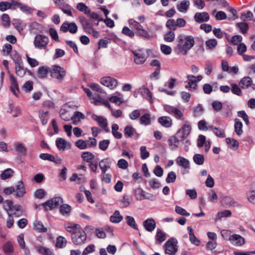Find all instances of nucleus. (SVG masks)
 Listing matches in <instances>:
<instances>
[{"label": "nucleus", "instance_id": "1", "mask_svg": "<svg viewBox=\"0 0 255 255\" xmlns=\"http://www.w3.org/2000/svg\"><path fill=\"white\" fill-rule=\"evenodd\" d=\"M176 48L178 54L186 55L195 44V40L191 35H179L177 38Z\"/></svg>", "mask_w": 255, "mask_h": 255}, {"label": "nucleus", "instance_id": "2", "mask_svg": "<svg viewBox=\"0 0 255 255\" xmlns=\"http://www.w3.org/2000/svg\"><path fill=\"white\" fill-rule=\"evenodd\" d=\"M3 65L7 71L9 75V80L11 84L10 87L11 92L16 97H18V94L20 93V90L18 86L17 79L13 74H11L9 71L8 68V62L6 60L3 61Z\"/></svg>", "mask_w": 255, "mask_h": 255}, {"label": "nucleus", "instance_id": "3", "mask_svg": "<svg viewBox=\"0 0 255 255\" xmlns=\"http://www.w3.org/2000/svg\"><path fill=\"white\" fill-rule=\"evenodd\" d=\"M66 75V70L63 67L54 65L50 68V76L52 78L62 81Z\"/></svg>", "mask_w": 255, "mask_h": 255}, {"label": "nucleus", "instance_id": "4", "mask_svg": "<svg viewBox=\"0 0 255 255\" xmlns=\"http://www.w3.org/2000/svg\"><path fill=\"white\" fill-rule=\"evenodd\" d=\"M63 202V199L60 197H57L47 200L43 203L41 206L45 211L51 210L53 209L57 208L60 204Z\"/></svg>", "mask_w": 255, "mask_h": 255}, {"label": "nucleus", "instance_id": "5", "mask_svg": "<svg viewBox=\"0 0 255 255\" xmlns=\"http://www.w3.org/2000/svg\"><path fill=\"white\" fill-rule=\"evenodd\" d=\"M177 244V241L176 239L170 238L164 245L165 253L169 255H175L178 250Z\"/></svg>", "mask_w": 255, "mask_h": 255}, {"label": "nucleus", "instance_id": "6", "mask_svg": "<svg viewBox=\"0 0 255 255\" xmlns=\"http://www.w3.org/2000/svg\"><path fill=\"white\" fill-rule=\"evenodd\" d=\"M71 240L75 246H82L85 243L87 240V235L85 231L82 230L81 231L73 234Z\"/></svg>", "mask_w": 255, "mask_h": 255}, {"label": "nucleus", "instance_id": "7", "mask_svg": "<svg viewBox=\"0 0 255 255\" xmlns=\"http://www.w3.org/2000/svg\"><path fill=\"white\" fill-rule=\"evenodd\" d=\"M48 43L49 38L47 36L38 34L35 37L34 45L37 48L45 49Z\"/></svg>", "mask_w": 255, "mask_h": 255}, {"label": "nucleus", "instance_id": "8", "mask_svg": "<svg viewBox=\"0 0 255 255\" xmlns=\"http://www.w3.org/2000/svg\"><path fill=\"white\" fill-rule=\"evenodd\" d=\"M134 56V61L137 64H143L146 59V55L145 51L143 49H138L135 51H132Z\"/></svg>", "mask_w": 255, "mask_h": 255}, {"label": "nucleus", "instance_id": "9", "mask_svg": "<svg viewBox=\"0 0 255 255\" xmlns=\"http://www.w3.org/2000/svg\"><path fill=\"white\" fill-rule=\"evenodd\" d=\"M164 110L168 113L173 115L177 119L184 120L183 113L180 110L169 105L164 106Z\"/></svg>", "mask_w": 255, "mask_h": 255}, {"label": "nucleus", "instance_id": "10", "mask_svg": "<svg viewBox=\"0 0 255 255\" xmlns=\"http://www.w3.org/2000/svg\"><path fill=\"white\" fill-rule=\"evenodd\" d=\"M92 119L96 121L99 126L101 127L106 132L110 131V129L108 127V121L107 119L103 116H97L95 114H93Z\"/></svg>", "mask_w": 255, "mask_h": 255}, {"label": "nucleus", "instance_id": "11", "mask_svg": "<svg viewBox=\"0 0 255 255\" xmlns=\"http://www.w3.org/2000/svg\"><path fill=\"white\" fill-rule=\"evenodd\" d=\"M78 27L75 23L68 22H64L60 27V30L63 32L69 31L71 33L74 34L77 32Z\"/></svg>", "mask_w": 255, "mask_h": 255}, {"label": "nucleus", "instance_id": "12", "mask_svg": "<svg viewBox=\"0 0 255 255\" xmlns=\"http://www.w3.org/2000/svg\"><path fill=\"white\" fill-rule=\"evenodd\" d=\"M100 82L102 85L108 87L110 89H114L118 84L116 79L110 76L102 78L101 79Z\"/></svg>", "mask_w": 255, "mask_h": 255}, {"label": "nucleus", "instance_id": "13", "mask_svg": "<svg viewBox=\"0 0 255 255\" xmlns=\"http://www.w3.org/2000/svg\"><path fill=\"white\" fill-rule=\"evenodd\" d=\"M191 127L189 125H184L177 132L178 136H179L183 140L190 133Z\"/></svg>", "mask_w": 255, "mask_h": 255}, {"label": "nucleus", "instance_id": "14", "mask_svg": "<svg viewBox=\"0 0 255 255\" xmlns=\"http://www.w3.org/2000/svg\"><path fill=\"white\" fill-rule=\"evenodd\" d=\"M50 73V68L47 66H41L38 67L36 72V76L39 79L46 78L48 74Z\"/></svg>", "mask_w": 255, "mask_h": 255}, {"label": "nucleus", "instance_id": "15", "mask_svg": "<svg viewBox=\"0 0 255 255\" xmlns=\"http://www.w3.org/2000/svg\"><path fill=\"white\" fill-rule=\"evenodd\" d=\"M39 158L44 160H48L53 162L57 164H60L62 160L59 157H55L53 155L49 153H41L39 155Z\"/></svg>", "mask_w": 255, "mask_h": 255}, {"label": "nucleus", "instance_id": "16", "mask_svg": "<svg viewBox=\"0 0 255 255\" xmlns=\"http://www.w3.org/2000/svg\"><path fill=\"white\" fill-rule=\"evenodd\" d=\"M194 18L197 23H202L208 21L210 19V16L208 12H196L194 15Z\"/></svg>", "mask_w": 255, "mask_h": 255}, {"label": "nucleus", "instance_id": "17", "mask_svg": "<svg viewBox=\"0 0 255 255\" xmlns=\"http://www.w3.org/2000/svg\"><path fill=\"white\" fill-rule=\"evenodd\" d=\"M143 226L147 231L151 232L155 229L156 222L152 218H148L143 222Z\"/></svg>", "mask_w": 255, "mask_h": 255}, {"label": "nucleus", "instance_id": "18", "mask_svg": "<svg viewBox=\"0 0 255 255\" xmlns=\"http://www.w3.org/2000/svg\"><path fill=\"white\" fill-rule=\"evenodd\" d=\"M222 205L225 207H229L232 206H237L239 205L237 202L235 201L234 198L231 196H225L221 201Z\"/></svg>", "mask_w": 255, "mask_h": 255}, {"label": "nucleus", "instance_id": "19", "mask_svg": "<svg viewBox=\"0 0 255 255\" xmlns=\"http://www.w3.org/2000/svg\"><path fill=\"white\" fill-rule=\"evenodd\" d=\"M80 22L82 25L84 30L87 33L90 32L93 28V22L90 20L87 19L84 17H80Z\"/></svg>", "mask_w": 255, "mask_h": 255}, {"label": "nucleus", "instance_id": "20", "mask_svg": "<svg viewBox=\"0 0 255 255\" xmlns=\"http://www.w3.org/2000/svg\"><path fill=\"white\" fill-rule=\"evenodd\" d=\"M16 196L17 197H22L26 193L25 188L22 181L17 182L15 186Z\"/></svg>", "mask_w": 255, "mask_h": 255}, {"label": "nucleus", "instance_id": "21", "mask_svg": "<svg viewBox=\"0 0 255 255\" xmlns=\"http://www.w3.org/2000/svg\"><path fill=\"white\" fill-rule=\"evenodd\" d=\"M183 141L182 138L176 133L174 136H171L168 140L169 145L171 146V149H176L178 146L179 141Z\"/></svg>", "mask_w": 255, "mask_h": 255}, {"label": "nucleus", "instance_id": "22", "mask_svg": "<svg viewBox=\"0 0 255 255\" xmlns=\"http://www.w3.org/2000/svg\"><path fill=\"white\" fill-rule=\"evenodd\" d=\"M253 83L251 78L250 77H245L243 78L240 81L239 84L240 87L242 89H247L250 87Z\"/></svg>", "mask_w": 255, "mask_h": 255}, {"label": "nucleus", "instance_id": "23", "mask_svg": "<svg viewBox=\"0 0 255 255\" xmlns=\"http://www.w3.org/2000/svg\"><path fill=\"white\" fill-rule=\"evenodd\" d=\"M190 6V1L188 0H183L180 1L176 6L177 9L181 12H186Z\"/></svg>", "mask_w": 255, "mask_h": 255}, {"label": "nucleus", "instance_id": "24", "mask_svg": "<svg viewBox=\"0 0 255 255\" xmlns=\"http://www.w3.org/2000/svg\"><path fill=\"white\" fill-rule=\"evenodd\" d=\"M2 250L6 255H12L14 251L12 243L9 241L6 242L2 246Z\"/></svg>", "mask_w": 255, "mask_h": 255}, {"label": "nucleus", "instance_id": "25", "mask_svg": "<svg viewBox=\"0 0 255 255\" xmlns=\"http://www.w3.org/2000/svg\"><path fill=\"white\" fill-rule=\"evenodd\" d=\"M91 100H92L91 102L94 103L96 105H98L99 103H102L103 105H105L108 108H110V107L109 102L107 100H104L102 99L99 95H96L94 97H93L91 98Z\"/></svg>", "mask_w": 255, "mask_h": 255}, {"label": "nucleus", "instance_id": "26", "mask_svg": "<svg viewBox=\"0 0 255 255\" xmlns=\"http://www.w3.org/2000/svg\"><path fill=\"white\" fill-rule=\"evenodd\" d=\"M158 121L162 126L166 128H169L172 125V120L168 117H161L158 118Z\"/></svg>", "mask_w": 255, "mask_h": 255}, {"label": "nucleus", "instance_id": "27", "mask_svg": "<svg viewBox=\"0 0 255 255\" xmlns=\"http://www.w3.org/2000/svg\"><path fill=\"white\" fill-rule=\"evenodd\" d=\"M176 163L179 166L185 168H190V162L189 161L181 156H179L176 160Z\"/></svg>", "mask_w": 255, "mask_h": 255}, {"label": "nucleus", "instance_id": "28", "mask_svg": "<svg viewBox=\"0 0 255 255\" xmlns=\"http://www.w3.org/2000/svg\"><path fill=\"white\" fill-rule=\"evenodd\" d=\"M61 118L65 121H69L73 120V116L70 114V112L66 111L65 109H62L59 112Z\"/></svg>", "mask_w": 255, "mask_h": 255}, {"label": "nucleus", "instance_id": "29", "mask_svg": "<svg viewBox=\"0 0 255 255\" xmlns=\"http://www.w3.org/2000/svg\"><path fill=\"white\" fill-rule=\"evenodd\" d=\"M231 242H235V245L241 246L245 244V239L240 235L234 234L231 240Z\"/></svg>", "mask_w": 255, "mask_h": 255}, {"label": "nucleus", "instance_id": "30", "mask_svg": "<svg viewBox=\"0 0 255 255\" xmlns=\"http://www.w3.org/2000/svg\"><path fill=\"white\" fill-rule=\"evenodd\" d=\"M134 196L136 200H142L144 199H148L144 194V191L140 188L134 189Z\"/></svg>", "mask_w": 255, "mask_h": 255}, {"label": "nucleus", "instance_id": "31", "mask_svg": "<svg viewBox=\"0 0 255 255\" xmlns=\"http://www.w3.org/2000/svg\"><path fill=\"white\" fill-rule=\"evenodd\" d=\"M187 230L189 231L190 241L191 242L196 246H199L200 243V241L195 236L194 233L193 232L192 228L188 227L187 228Z\"/></svg>", "mask_w": 255, "mask_h": 255}, {"label": "nucleus", "instance_id": "32", "mask_svg": "<svg viewBox=\"0 0 255 255\" xmlns=\"http://www.w3.org/2000/svg\"><path fill=\"white\" fill-rule=\"evenodd\" d=\"M139 93L145 99H147L149 101L152 100V93L150 92V91L148 88L145 87L141 88L139 89Z\"/></svg>", "mask_w": 255, "mask_h": 255}, {"label": "nucleus", "instance_id": "33", "mask_svg": "<svg viewBox=\"0 0 255 255\" xmlns=\"http://www.w3.org/2000/svg\"><path fill=\"white\" fill-rule=\"evenodd\" d=\"M27 68H24L22 64L15 66V72L17 76L23 77L26 74Z\"/></svg>", "mask_w": 255, "mask_h": 255}, {"label": "nucleus", "instance_id": "34", "mask_svg": "<svg viewBox=\"0 0 255 255\" xmlns=\"http://www.w3.org/2000/svg\"><path fill=\"white\" fill-rule=\"evenodd\" d=\"M34 229L40 233H45L47 231V228L45 227L43 224L39 221H35L33 223Z\"/></svg>", "mask_w": 255, "mask_h": 255}, {"label": "nucleus", "instance_id": "35", "mask_svg": "<svg viewBox=\"0 0 255 255\" xmlns=\"http://www.w3.org/2000/svg\"><path fill=\"white\" fill-rule=\"evenodd\" d=\"M123 220V216L121 215L119 211H115L114 214L110 217V221L112 223H119Z\"/></svg>", "mask_w": 255, "mask_h": 255}, {"label": "nucleus", "instance_id": "36", "mask_svg": "<svg viewBox=\"0 0 255 255\" xmlns=\"http://www.w3.org/2000/svg\"><path fill=\"white\" fill-rule=\"evenodd\" d=\"M235 131L238 135H240L243 133V124L238 119H236L235 120Z\"/></svg>", "mask_w": 255, "mask_h": 255}, {"label": "nucleus", "instance_id": "37", "mask_svg": "<svg viewBox=\"0 0 255 255\" xmlns=\"http://www.w3.org/2000/svg\"><path fill=\"white\" fill-rule=\"evenodd\" d=\"M209 129H211L214 133L218 137L224 138L225 137V130L222 128L210 126Z\"/></svg>", "mask_w": 255, "mask_h": 255}, {"label": "nucleus", "instance_id": "38", "mask_svg": "<svg viewBox=\"0 0 255 255\" xmlns=\"http://www.w3.org/2000/svg\"><path fill=\"white\" fill-rule=\"evenodd\" d=\"M119 128V127L116 124H114L112 126V134L117 139H121L123 136L122 133L118 131Z\"/></svg>", "mask_w": 255, "mask_h": 255}, {"label": "nucleus", "instance_id": "39", "mask_svg": "<svg viewBox=\"0 0 255 255\" xmlns=\"http://www.w3.org/2000/svg\"><path fill=\"white\" fill-rule=\"evenodd\" d=\"M226 141L231 149H236L239 147V143L235 139L228 137L226 139Z\"/></svg>", "mask_w": 255, "mask_h": 255}, {"label": "nucleus", "instance_id": "40", "mask_svg": "<svg viewBox=\"0 0 255 255\" xmlns=\"http://www.w3.org/2000/svg\"><path fill=\"white\" fill-rule=\"evenodd\" d=\"M81 157L84 161L91 163L92 160L94 159L95 155L90 152L85 151L82 153Z\"/></svg>", "mask_w": 255, "mask_h": 255}, {"label": "nucleus", "instance_id": "41", "mask_svg": "<svg viewBox=\"0 0 255 255\" xmlns=\"http://www.w3.org/2000/svg\"><path fill=\"white\" fill-rule=\"evenodd\" d=\"M134 133H136V130L132 126H126L124 129V134L127 137H131Z\"/></svg>", "mask_w": 255, "mask_h": 255}, {"label": "nucleus", "instance_id": "42", "mask_svg": "<svg viewBox=\"0 0 255 255\" xmlns=\"http://www.w3.org/2000/svg\"><path fill=\"white\" fill-rule=\"evenodd\" d=\"M67 241L63 236H60L56 239L55 246L57 248H62L66 246Z\"/></svg>", "mask_w": 255, "mask_h": 255}, {"label": "nucleus", "instance_id": "43", "mask_svg": "<svg viewBox=\"0 0 255 255\" xmlns=\"http://www.w3.org/2000/svg\"><path fill=\"white\" fill-rule=\"evenodd\" d=\"M76 8L80 11L83 12L86 14H90V8L83 2H79L77 4Z\"/></svg>", "mask_w": 255, "mask_h": 255}, {"label": "nucleus", "instance_id": "44", "mask_svg": "<svg viewBox=\"0 0 255 255\" xmlns=\"http://www.w3.org/2000/svg\"><path fill=\"white\" fill-rule=\"evenodd\" d=\"M71 210V207L68 204H63L60 207V212L64 216H69Z\"/></svg>", "mask_w": 255, "mask_h": 255}, {"label": "nucleus", "instance_id": "45", "mask_svg": "<svg viewBox=\"0 0 255 255\" xmlns=\"http://www.w3.org/2000/svg\"><path fill=\"white\" fill-rule=\"evenodd\" d=\"M156 240L159 242L162 243L166 240V235L163 233L161 230L158 228L155 236Z\"/></svg>", "mask_w": 255, "mask_h": 255}, {"label": "nucleus", "instance_id": "46", "mask_svg": "<svg viewBox=\"0 0 255 255\" xmlns=\"http://www.w3.org/2000/svg\"><path fill=\"white\" fill-rule=\"evenodd\" d=\"M14 148L16 151L19 152L21 155H25L26 153V148L23 144L17 143L14 145Z\"/></svg>", "mask_w": 255, "mask_h": 255}, {"label": "nucleus", "instance_id": "47", "mask_svg": "<svg viewBox=\"0 0 255 255\" xmlns=\"http://www.w3.org/2000/svg\"><path fill=\"white\" fill-rule=\"evenodd\" d=\"M236 26L240 29L243 34H246L249 29V25L246 22H238L236 23Z\"/></svg>", "mask_w": 255, "mask_h": 255}, {"label": "nucleus", "instance_id": "48", "mask_svg": "<svg viewBox=\"0 0 255 255\" xmlns=\"http://www.w3.org/2000/svg\"><path fill=\"white\" fill-rule=\"evenodd\" d=\"M33 89V82L30 80L26 82L22 87V90L26 93H29Z\"/></svg>", "mask_w": 255, "mask_h": 255}, {"label": "nucleus", "instance_id": "49", "mask_svg": "<svg viewBox=\"0 0 255 255\" xmlns=\"http://www.w3.org/2000/svg\"><path fill=\"white\" fill-rule=\"evenodd\" d=\"M66 140L62 138H58L56 140V145L59 150H65Z\"/></svg>", "mask_w": 255, "mask_h": 255}, {"label": "nucleus", "instance_id": "50", "mask_svg": "<svg viewBox=\"0 0 255 255\" xmlns=\"http://www.w3.org/2000/svg\"><path fill=\"white\" fill-rule=\"evenodd\" d=\"M194 162L197 165H201L204 162V157L202 154H196L193 157Z\"/></svg>", "mask_w": 255, "mask_h": 255}, {"label": "nucleus", "instance_id": "51", "mask_svg": "<svg viewBox=\"0 0 255 255\" xmlns=\"http://www.w3.org/2000/svg\"><path fill=\"white\" fill-rule=\"evenodd\" d=\"M127 224L135 230H138V227L135 223L134 219L131 216H127L126 217Z\"/></svg>", "mask_w": 255, "mask_h": 255}, {"label": "nucleus", "instance_id": "52", "mask_svg": "<svg viewBox=\"0 0 255 255\" xmlns=\"http://www.w3.org/2000/svg\"><path fill=\"white\" fill-rule=\"evenodd\" d=\"M39 118L41 120V123L43 125H46L48 120V112L47 111L44 112L43 111H39Z\"/></svg>", "mask_w": 255, "mask_h": 255}, {"label": "nucleus", "instance_id": "53", "mask_svg": "<svg viewBox=\"0 0 255 255\" xmlns=\"http://www.w3.org/2000/svg\"><path fill=\"white\" fill-rule=\"evenodd\" d=\"M13 172L14 171L12 169L7 168L1 174V178L3 180L6 179L7 178L10 177L12 175Z\"/></svg>", "mask_w": 255, "mask_h": 255}, {"label": "nucleus", "instance_id": "54", "mask_svg": "<svg viewBox=\"0 0 255 255\" xmlns=\"http://www.w3.org/2000/svg\"><path fill=\"white\" fill-rule=\"evenodd\" d=\"M166 26L172 31L175 30L177 28L176 21L173 19H168L166 22Z\"/></svg>", "mask_w": 255, "mask_h": 255}, {"label": "nucleus", "instance_id": "55", "mask_svg": "<svg viewBox=\"0 0 255 255\" xmlns=\"http://www.w3.org/2000/svg\"><path fill=\"white\" fill-rule=\"evenodd\" d=\"M175 39V33L172 31H169L164 35V40L167 42H171Z\"/></svg>", "mask_w": 255, "mask_h": 255}, {"label": "nucleus", "instance_id": "56", "mask_svg": "<svg viewBox=\"0 0 255 255\" xmlns=\"http://www.w3.org/2000/svg\"><path fill=\"white\" fill-rule=\"evenodd\" d=\"M128 24L131 28H134L137 31L142 27V26L139 22L133 19H130L128 20Z\"/></svg>", "mask_w": 255, "mask_h": 255}, {"label": "nucleus", "instance_id": "57", "mask_svg": "<svg viewBox=\"0 0 255 255\" xmlns=\"http://www.w3.org/2000/svg\"><path fill=\"white\" fill-rule=\"evenodd\" d=\"M150 115L148 114H145L142 115L140 119V123L144 125L150 124Z\"/></svg>", "mask_w": 255, "mask_h": 255}, {"label": "nucleus", "instance_id": "58", "mask_svg": "<svg viewBox=\"0 0 255 255\" xmlns=\"http://www.w3.org/2000/svg\"><path fill=\"white\" fill-rule=\"evenodd\" d=\"M217 40L214 38L210 39L205 42L206 47L209 49H214L217 45Z\"/></svg>", "mask_w": 255, "mask_h": 255}, {"label": "nucleus", "instance_id": "59", "mask_svg": "<svg viewBox=\"0 0 255 255\" xmlns=\"http://www.w3.org/2000/svg\"><path fill=\"white\" fill-rule=\"evenodd\" d=\"M1 19L2 22V25L4 27H7L9 26L10 21V17L8 14L5 13L3 14L1 16Z\"/></svg>", "mask_w": 255, "mask_h": 255}, {"label": "nucleus", "instance_id": "60", "mask_svg": "<svg viewBox=\"0 0 255 255\" xmlns=\"http://www.w3.org/2000/svg\"><path fill=\"white\" fill-rule=\"evenodd\" d=\"M136 34L140 37H143L146 39H149L150 36L146 30L143 28V27L136 31Z\"/></svg>", "mask_w": 255, "mask_h": 255}, {"label": "nucleus", "instance_id": "61", "mask_svg": "<svg viewBox=\"0 0 255 255\" xmlns=\"http://www.w3.org/2000/svg\"><path fill=\"white\" fill-rule=\"evenodd\" d=\"M73 116V122L75 123L76 122H79L81 119H84L85 118V115L80 112H76Z\"/></svg>", "mask_w": 255, "mask_h": 255}, {"label": "nucleus", "instance_id": "62", "mask_svg": "<svg viewBox=\"0 0 255 255\" xmlns=\"http://www.w3.org/2000/svg\"><path fill=\"white\" fill-rule=\"evenodd\" d=\"M176 179V175L173 171H170L168 173L166 178V182L168 183H174Z\"/></svg>", "mask_w": 255, "mask_h": 255}, {"label": "nucleus", "instance_id": "63", "mask_svg": "<svg viewBox=\"0 0 255 255\" xmlns=\"http://www.w3.org/2000/svg\"><path fill=\"white\" fill-rule=\"evenodd\" d=\"M231 91L233 94L239 96H241L242 95V92L241 89L236 84H231Z\"/></svg>", "mask_w": 255, "mask_h": 255}, {"label": "nucleus", "instance_id": "64", "mask_svg": "<svg viewBox=\"0 0 255 255\" xmlns=\"http://www.w3.org/2000/svg\"><path fill=\"white\" fill-rule=\"evenodd\" d=\"M249 201L255 205V190H251L247 193Z\"/></svg>", "mask_w": 255, "mask_h": 255}]
</instances>
